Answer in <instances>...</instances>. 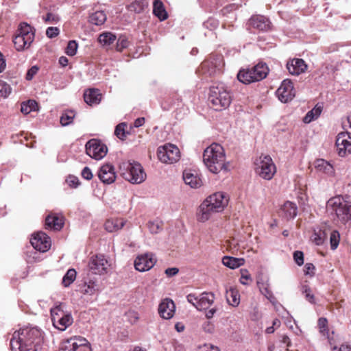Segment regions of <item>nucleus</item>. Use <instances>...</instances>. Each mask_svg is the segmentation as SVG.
Instances as JSON below:
<instances>
[{
    "label": "nucleus",
    "mask_w": 351,
    "mask_h": 351,
    "mask_svg": "<svg viewBox=\"0 0 351 351\" xmlns=\"http://www.w3.org/2000/svg\"><path fill=\"white\" fill-rule=\"evenodd\" d=\"M43 341L42 331L26 326L15 331L10 339L12 351H40Z\"/></svg>",
    "instance_id": "1"
},
{
    "label": "nucleus",
    "mask_w": 351,
    "mask_h": 351,
    "mask_svg": "<svg viewBox=\"0 0 351 351\" xmlns=\"http://www.w3.org/2000/svg\"><path fill=\"white\" fill-rule=\"evenodd\" d=\"M228 198L221 192H217L210 195L199 207L198 220L201 222L208 220L213 213L223 210L228 205Z\"/></svg>",
    "instance_id": "2"
},
{
    "label": "nucleus",
    "mask_w": 351,
    "mask_h": 351,
    "mask_svg": "<svg viewBox=\"0 0 351 351\" xmlns=\"http://www.w3.org/2000/svg\"><path fill=\"white\" fill-rule=\"evenodd\" d=\"M203 160L208 170L213 173H218L223 169L227 170L224 149L218 143H213L204 150Z\"/></svg>",
    "instance_id": "3"
},
{
    "label": "nucleus",
    "mask_w": 351,
    "mask_h": 351,
    "mask_svg": "<svg viewBox=\"0 0 351 351\" xmlns=\"http://www.w3.org/2000/svg\"><path fill=\"white\" fill-rule=\"evenodd\" d=\"M326 207L341 223L351 221V200L348 197L340 195L332 197L328 201Z\"/></svg>",
    "instance_id": "4"
},
{
    "label": "nucleus",
    "mask_w": 351,
    "mask_h": 351,
    "mask_svg": "<svg viewBox=\"0 0 351 351\" xmlns=\"http://www.w3.org/2000/svg\"><path fill=\"white\" fill-rule=\"evenodd\" d=\"M208 100L215 110H221L231 103V96L224 84L219 83L210 88Z\"/></svg>",
    "instance_id": "5"
},
{
    "label": "nucleus",
    "mask_w": 351,
    "mask_h": 351,
    "mask_svg": "<svg viewBox=\"0 0 351 351\" xmlns=\"http://www.w3.org/2000/svg\"><path fill=\"white\" fill-rule=\"evenodd\" d=\"M120 170L123 177L132 184H141L146 178L142 166L136 162H123L120 165Z\"/></svg>",
    "instance_id": "6"
},
{
    "label": "nucleus",
    "mask_w": 351,
    "mask_h": 351,
    "mask_svg": "<svg viewBox=\"0 0 351 351\" xmlns=\"http://www.w3.org/2000/svg\"><path fill=\"white\" fill-rule=\"evenodd\" d=\"M268 72L269 69L266 64L258 63L250 69L241 70L237 74V78L241 82L248 84L263 80Z\"/></svg>",
    "instance_id": "7"
},
{
    "label": "nucleus",
    "mask_w": 351,
    "mask_h": 351,
    "mask_svg": "<svg viewBox=\"0 0 351 351\" xmlns=\"http://www.w3.org/2000/svg\"><path fill=\"white\" fill-rule=\"evenodd\" d=\"M34 30L25 23H21L17 34L14 37L13 43L18 51L28 49L34 40Z\"/></svg>",
    "instance_id": "8"
},
{
    "label": "nucleus",
    "mask_w": 351,
    "mask_h": 351,
    "mask_svg": "<svg viewBox=\"0 0 351 351\" xmlns=\"http://www.w3.org/2000/svg\"><path fill=\"white\" fill-rule=\"evenodd\" d=\"M255 171L263 179L270 180L276 172V167L272 158L268 156H261L255 162Z\"/></svg>",
    "instance_id": "9"
},
{
    "label": "nucleus",
    "mask_w": 351,
    "mask_h": 351,
    "mask_svg": "<svg viewBox=\"0 0 351 351\" xmlns=\"http://www.w3.org/2000/svg\"><path fill=\"white\" fill-rule=\"evenodd\" d=\"M157 156L160 162L167 164H172L179 160L180 153L177 146L167 143L158 148Z\"/></svg>",
    "instance_id": "10"
},
{
    "label": "nucleus",
    "mask_w": 351,
    "mask_h": 351,
    "mask_svg": "<svg viewBox=\"0 0 351 351\" xmlns=\"http://www.w3.org/2000/svg\"><path fill=\"white\" fill-rule=\"evenodd\" d=\"M60 351H91V348L86 339L75 336L64 341Z\"/></svg>",
    "instance_id": "11"
},
{
    "label": "nucleus",
    "mask_w": 351,
    "mask_h": 351,
    "mask_svg": "<svg viewBox=\"0 0 351 351\" xmlns=\"http://www.w3.org/2000/svg\"><path fill=\"white\" fill-rule=\"evenodd\" d=\"M86 153L92 158L101 160L107 154L108 148L105 144L97 139L89 140L86 145Z\"/></svg>",
    "instance_id": "12"
},
{
    "label": "nucleus",
    "mask_w": 351,
    "mask_h": 351,
    "mask_svg": "<svg viewBox=\"0 0 351 351\" xmlns=\"http://www.w3.org/2000/svg\"><path fill=\"white\" fill-rule=\"evenodd\" d=\"M156 262V256L153 253L147 252L137 256L134 264L137 271L144 272L150 270Z\"/></svg>",
    "instance_id": "13"
},
{
    "label": "nucleus",
    "mask_w": 351,
    "mask_h": 351,
    "mask_svg": "<svg viewBox=\"0 0 351 351\" xmlns=\"http://www.w3.org/2000/svg\"><path fill=\"white\" fill-rule=\"evenodd\" d=\"M335 145L339 156L344 157L351 154V136L348 132H341L338 134Z\"/></svg>",
    "instance_id": "14"
},
{
    "label": "nucleus",
    "mask_w": 351,
    "mask_h": 351,
    "mask_svg": "<svg viewBox=\"0 0 351 351\" xmlns=\"http://www.w3.org/2000/svg\"><path fill=\"white\" fill-rule=\"evenodd\" d=\"M110 263L103 254L93 256L88 263L89 268L95 274H104L107 273Z\"/></svg>",
    "instance_id": "15"
},
{
    "label": "nucleus",
    "mask_w": 351,
    "mask_h": 351,
    "mask_svg": "<svg viewBox=\"0 0 351 351\" xmlns=\"http://www.w3.org/2000/svg\"><path fill=\"white\" fill-rule=\"evenodd\" d=\"M276 95L283 103L291 101L295 96L293 85L290 80L286 79L282 81L281 85L276 90Z\"/></svg>",
    "instance_id": "16"
},
{
    "label": "nucleus",
    "mask_w": 351,
    "mask_h": 351,
    "mask_svg": "<svg viewBox=\"0 0 351 351\" xmlns=\"http://www.w3.org/2000/svg\"><path fill=\"white\" fill-rule=\"evenodd\" d=\"M30 243L35 250L42 252L49 250L51 244L50 237L43 232L34 234Z\"/></svg>",
    "instance_id": "17"
},
{
    "label": "nucleus",
    "mask_w": 351,
    "mask_h": 351,
    "mask_svg": "<svg viewBox=\"0 0 351 351\" xmlns=\"http://www.w3.org/2000/svg\"><path fill=\"white\" fill-rule=\"evenodd\" d=\"M222 66V58L221 56H217L215 58L210 57L208 60L203 62L201 64V69L204 73L212 75L221 71Z\"/></svg>",
    "instance_id": "18"
},
{
    "label": "nucleus",
    "mask_w": 351,
    "mask_h": 351,
    "mask_svg": "<svg viewBox=\"0 0 351 351\" xmlns=\"http://www.w3.org/2000/svg\"><path fill=\"white\" fill-rule=\"evenodd\" d=\"M184 183L192 189H198L202 185V180L197 171L185 169L182 174Z\"/></svg>",
    "instance_id": "19"
},
{
    "label": "nucleus",
    "mask_w": 351,
    "mask_h": 351,
    "mask_svg": "<svg viewBox=\"0 0 351 351\" xmlns=\"http://www.w3.org/2000/svg\"><path fill=\"white\" fill-rule=\"evenodd\" d=\"M98 176L104 184H111L115 181L116 173L114 167L110 164H105L99 169Z\"/></svg>",
    "instance_id": "20"
},
{
    "label": "nucleus",
    "mask_w": 351,
    "mask_h": 351,
    "mask_svg": "<svg viewBox=\"0 0 351 351\" xmlns=\"http://www.w3.org/2000/svg\"><path fill=\"white\" fill-rule=\"evenodd\" d=\"M175 304L171 299L166 298L159 304L158 313L165 319H171L175 313Z\"/></svg>",
    "instance_id": "21"
},
{
    "label": "nucleus",
    "mask_w": 351,
    "mask_h": 351,
    "mask_svg": "<svg viewBox=\"0 0 351 351\" xmlns=\"http://www.w3.org/2000/svg\"><path fill=\"white\" fill-rule=\"evenodd\" d=\"M287 69L291 75H298L307 69V64L300 58H293L287 63Z\"/></svg>",
    "instance_id": "22"
},
{
    "label": "nucleus",
    "mask_w": 351,
    "mask_h": 351,
    "mask_svg": "<svg viewBox=\"0 0 351 351\" xmlns=\"http://www.w3.org/2000/svg\"><path fill=\"white\" fill-rule=\"evenodd\" d=\"M297 205L290 201L285 202L281 206L279 211V215L287 220L295 218L297 216Z\"/></svg>",
    "instance_id": "23"
},
{
    "label": "nucleus",
    "mask_w": 351,
    "mask_h": 351,
    "mask_svg": "<svg viewBox=\"0 0 351 351\" xmlns=\"http://www.w3.org/2000/svg\"><path fill=\"white\" fill-rule=\"evenodd\" d=\"M249 24L260 31H267L270 29L271 23L267 18L263 15H255L251 17Z\"/></svg>",
    "instance_id": "24"
},
{
    "label": "nucleus",
    "mask_w": 351,
    "mask_h": 351,
    "mask_svg": "<svg viewBox=\"0 0 351 351\" xmlns=\"http://www.w3.org/2000/svg\"><path fill=\"white\" fill-rule=\"evenodd\" d=\"M73 322L71 315L66 313L60 317H56L52 321L53 326L60 330H64L67 327L71 326Z\"/></svg>",
    "instance_id": "25"
},
{
    "label": "nucleus",
    "mask_w": 351,
    "mask_h": 351,
    "mask_svg": "<svg viewBox=\"0 0 351 351\" xmlns=\"http://www.w3.org/2000/svg\"><path fill=\"white\" fill-rule=\"evenodd\" d=\"M101 99V95L98 89H88L84 94V101L90 105L98 104Z\"/></svg>",
    "instance_id": "26"
},
{
    "label": "nucleus",
    "mask_w": 351,
    "mask_h": 351,
    "mask_svg": "<svg viewBox=\"0 0 351 351\" xmlns=\"http://www.w3.org/2000/svg\"><path fill=\"white\" fill-rule=\"evenodd\" d=\"M215 298L213 293H203L199 295L197 310L203 311L208 308L214 302Z\"/></svg>",
    "instance_id": "27"
},
{
    "label": "nucleus",
    "mask_w": 351,
    "mask_h": 351,
    "mask_svg": "<svg viewBox=\"0 0 351 351\" xmlns=\"http://www.w3.org/2000/svg\"><path fill=\"white\" fill-rule=\"evenodd\" d=\"M64 225L62 218L56 215H49L46 217L45 226L46 228L53 229L54 230H60Z\"/></svg>",
    "instance_id": "28"
},
{
    "label": "nucleus",
    "mask_w": 351,
    "mask_h": 351,
    "mask_svg": "<svg viewBox=\"0 0 351 351\" xmlns=\"http://www.w3.org/2000/svg\"><path fill=\"white\" fill-rule=\"evenodd\" d=\"M315 168L317 171L327 175H332L334 173L332 165L324 159L316 160L315 162Z\"/></svg>",
    "instance_id": "29"
},
{
    "label": "nucleus",
    "mask_w": 351,
    "mask_h": 351,
    "mask_svg": "<svg viewBox=\"0 0 351 351\" xmlns=\"http://www.w3.org/2000/svg\"><path fill=\"white\" fill-rule=\"evenodd\" d=\"M329 233V230L326 229H318L314 230L313 234L311 235V241L317 245H321L326 241Z\"/></svg>",
    "instance_id": "30"
},
{
    "label": "nucleus",
    "mask_w": 351,
    "mask_h": 351,
    "mask_svg": "<svg viewBox=\"0 0 351 351\" xmlns=\"http://www.w3.org/2000/svg\"><path fill=\"white\" fill-rule=\"evenodd\" d=\"M125 222L123 219L119 218L108 219L104 225L105 229L109 232L117 231L123 227Z\"/></svg>",
    "instance_id": "31"
},
{
    "label": "nucleus",
    "mask_w": 351,
    "mask_h": 351,
    "mask_svg": "<svg viewBox=\"0 0 351 351\" xmlns=\"http://www.w3.org/2000/svg\"><path fill=\"white\" fill-rule=\"evenodd\" d=\"M153 13L160 21H165L168 17L164 4L160 0H154L153 3Z\"/></svg>",
    "instance_id": "32"
},
{
    "label": "nucleus",
    "mask_w": 351,
    "mask_h": 351,
    "mask_svg": "<svg viewBox=\"0 0 351 351\" xmlns=\"http://www.w3.org/2000/svg\"><path fill=\"white\" fill-rule=\"evenodd\" d=\"M227 302L229 304L237 306L240 302L239 294L237 289L230 287L226 290V294Z\"/></svg>",
    "instance_id": "33"
},
{
    "label": "nucleus",
    "mask_w": 351,
    "mask_h": 351,
    "mask_svg": "<svg viewBox=\"0 0 351 351\" xmlns=\"http://www.w3.org/2000/svg\"><path fill=\"white\" fill-rule=\"evenodd\" d=\"M222 263L225 266L234 269L243 265L245 263V261L241 258H239L226 256L222 258Z\"/></svg>",
    "instance_id": "34"
},
{
    "label": "nucleus",
    "mask_w": 351,
    "mask_h": 351,
    "mask_svg": "<svg viewBox=\"0 0 351 351\" xmlns=\"http://www.w3.org/2000/svg\"><path fill=\"white\" fill-rule=\"evenodd\" d=\"M106 21V15L103 11H96L89 16V22L95 25H101Z\"/></svg>",
    "instance_id": "35"
},
{
    "label": "nucleus",
    "mask_w": 351,
    "mask_h": 351,
    "mask_svg": "<svg viewBox=\"0 0 351 351\" xmlns=\"http://www.w3.org/2000/svg\"><path fill=\"white\" fill-rule=\"evenodd\" d=\"M148 3L145 0H135L128 6V10L135 13H141L147 6Z\"/></svg>",
    "instance_id": "36"
},
{
    "label": "nucleus",
    "mask_w": 351,
    "mask_h": 351,
    "mask_svg": "<svg viewBox=\"0 0 351 351\" xmlns=\"http://www.w3.org/2000/svg\"><path fill=\"white\" fill-rule=\"evenodd\" d=\"M115 40L116 36L111 32L102 33L98 38L99 43L106 47L110 45Z\"/></svg>",
    "instance_id": "37"
},
{
    "label": "nucleus",
    "mask_w": 351,
    "mask_h": 351,
    "mask_svg": "<svg viewBox=\"0 0 351 351\" xmlns=\"http://www.w3.org/2000/svg\"><path fill=\"white\" fill-rule=\"evenodd\" d=\"M98 291L99 287L93 280H89L88 282H85L82 290L84 294L89 295H93Z\"/></svg>",
    "instance_id": "38"
},
{
    "label": "nucleus",
    "mask_w": 351,
    "mask_h": 351,
    "mask_svg": "<svg viewBox=\"0 0 351 351\" xmlns=\"http://www.w3.org/2000/svg\"><path fill=\"white\" fill-rule=\"evenodd\" d=\"M38 110V103L34 100H28L21 104V111L25 114H27L32 111Z\"/></svg>",
    "instance_id": "39"
},
{
    "label": "nucleus",
    "mask_w": 351,
    "mask_h": 351,
    "mask_svg": "<svg viewBox=\"0 0 351 351\" xmlns=\"http://www.w3.org/2000/svg\"><path fill=\"white\" fill-rule=\"evenodd\" d=\"M322 112V108L315 106L311 110L308 111L303 119L305 123H309L312 121L317 119Z\"/></svg>",
    "instance_id": "40"
},
{
    "label": "nucleus",
    "mask_w": 351,
    "mask_h": 351,
    "mask_svg": "<svg viewBox=\"0 0 351 351\" xmlns=\"http://www.w3.org/2000/svg\"><path fill=\"white\" fill-rule=\"evenodd\" d=\"M76 271L73 269H69L62 278V284L64 287H69L75 279Z\"/></svg>",
    "instance_id": "41"
},
{
    "label": "nucleus",
    "mask_w": 351,
    "mask_h": 351,
    "mask_svg": "<svg viewBox=\"0 0 351 351\" xmlns=\"http://www.w3.org/2000/svg\"><path fill=\"white\" fill-rule=\"evenodd\" d=\"M330 248L332 250H335L337 248L339 241H340V234L338 231L337 230H332L330 231Z\"/></svg>",
    "instance_id": "42"
},
{
    "label": "nucleus",
    "mask_w": 351,
    "mask_h": 351,
    "mask_svg": "<svg viewBox=\"0 0 351 351\" xmlns=\"http://www.w3.org/2000/svg\"><path fill=\"white\" fill-rule=\"evenodd\" d=\"M75 113L73 111H66L60 117V123L62 126L69 125L73 121Z\"/></svg>",
    "instance_id": "43"
},
{
    "label": "nucleus",
    "mask_w": 351,
    "mask_h": 351,
    "mask_svg": "<svg viewBox=\"0 0 351 351\" xmlns=\"http://www.w3.org/2000/svg\"><path fill=\"white\" fill-rule=\"evenodd\" d=\"M77 47L78 45L75 40H70L66 48V53L68 56H73L77 52Z\"/></svg>",
    "instance_id": "44"
},
{
    "label": "nucleus",
    "mask_w": 351,
    "mask_h": 351,
    "mask_svg": "<svg viewBox=\"0 0 351 351\" xmlns=\"http://www.w3.org/2000/svg\"><path fill=\"white\" fill-rule=\"evenodd\" d=\"M11 92V88L9 84L0 80V97H6Z\"/></svg>",
    "instance_id": "45"
},
{
    "label": "nucleus",
    "mask_w": 351,
    "mask_h": 351,
    "mask_svg": "<svg viewBox=\"0 0 351 351\" xmlns=\"http://www.w3.org/2000/svg\"><path fill=\"white\" fill-rule=\"evenodd\" d=\"M125 123H120L117 125L114 130L115 135L121 140L124 139L126 137L125 132Z\"/></svg>",
    "instance_id": "46"
},
{
    "label": "nucleus",
    "mask_w": 351,
    "mask_h": 351,
    "mask_svg": "<svg viewBox=\"0 0 351 351\" xmlns=\"http://www.w3.org/2000/svg\"><path fill=\"white\" fill-rule=\"evenodd\" d=\"M66 313L63 311L61 304L57 305L51 309V320L53 321L56 317H60Z\"/></svg>",
    "instance_id": "47"
},
{
    "label": "nucleus",
    "mask_w": 351,
    "mask_h": 351,
    "mask_svg": "<svg viewBox=\"0 0 351 351\" xmlns=\"http://www.w3.org/2000/svg\"><path fill=\"white\" fill-rule=\"evenodd\" d=\"M241 276L240 278V282L243 285H247L250 282L252 281L250 274H249L247 270L241 269Z\"/></svg>",
    "instance_id": "48"
},
{
    "label": "nucleus",
    "mask_w": 351,
    "mask_h": 351,
    "mask_svg": "<svg viewBox=\"0 0 351 351\" xmlns=\"http://www.w3.org/2000/svg\"><path fill=\"white\" fill-rule=\"evenodd\" d=\"M128 41L125 37H120L117 43V50L121 51L123 49L128 47Z\"/></svg>",
    "instance_id": "49"
},
{
    "label": "nucleus",
    "mask_w": 351,
    "mask_h": 351,
    "mask_svg": "<svg viewBox=\"0 0 351 351\" xmlns=\"http://www.w3.org/2000/svg\"><path fill=\"white\" fill-rule=\"evenodd\" d=\"M293 259L295 262L299 265L301 266L304 264V254L301 251H295L293 253Z\"/></svg>",
    "instance_id": "50"
},
{
    "label": "nucleus",
    "mask_w": 351,
    "mask_h": 351,
    "mask_svg": "<svg viewBox=\"0 0 351 351\" xmlns=\"http://www.w3.org/2000/svg\"><path fill=\"white\" fill-rule=\"evenodd\" d=\"M198 351H220V350L215 346L205 343L203 346H199Z\"/></svg>",
    "instance_id": "51"
},
{
    "label": "nucleus",
    "mask_w": 351,
    "mask_h": 351,
    "mask_svg": "<svg viewBox=\"0 0 351 351\" xmlns=\"http://www.w3.org/2000/svg\"><path fill=\"white\" fill-rule=\"evenodd\" d=\"M66 182L73 188H77L80 184L79 179L73 176H69L66 179Z\"/></svg>",
    "instance_id": "52"
},
{
    "label": "nucleus",
    "mask_w": 351,
    "mask_h": 351,
    "mask_svg": "<svg viewBox=\"0 0 351 351\" xmlns=\"http://www.w3.org/2000/svg\"><path fill=\"white\" fill-rule=\"evenodd\" d=\"M58 34L59 29L56 27H49L46 30V35L50 38L57 36Z\"/></svg>",
    "instance_id": "53"
},
{
    "label": "nucleus",
    "mask_w": 351,
    "mask_h": 351,
    "mask_svg": "<svg viewBox=\"0 0 351 351\" xmlns=\"http://www.w3.org/2000/svg\"><path fill=\"white\" fill-rule=\"evenodd\" d=\"M202 329L207 333H213L214 332L215 327L210 321H206L202 324Z\"/></svg>",
    "instance_id": "54"
},
{
    "label": "nucleus",
    "mask_w": 351,
    "mask_h": 351,
    "mask_svg": "<svg viewBox=\"0 0 351 351\" xmlns=\"http://www.w3.org/2000/svg\"><path fill=\"white\" fill-rule=\"evenodd\" d=\"M186 298L187 301L191 304H193L197 309V304L199 303V295L196 296L194 294H189L187 295Z\"/></svg>",
    "instance_id": "55"
},
{
    "label": "nucleus",
    "mask_w": 351,
    "mask_h": 351,
    "mask_svg": "<svg viewBox=\"0 0 351 351\" xmlns=\"http://www.w3.org/2000/svg\"><path fill=\"white\" fill-rule=\"evenodd\" d=\"M82 176L87 180H90L92 179L93 178V173H92V171L90 170V169L88 167H85L82 171Z\"/></svg>",
    "instance_id": "56"
},
{
    "label": "nucleus",
    "mask_w": 351,
    "mask_h": 351,
    "mask_svg": "<svg viewBox=\"0 0 351 351\" xmlns=\"http://www.w3.org/2000/svg\"><path fill=\"white\" fill-rule=\"evenodd\" d=\"M38 71V67L36 66H32L27 71L26 74V79L27 80H31L33 77L36 74Z\"/></svg>",
    "instance_id": "57"
},
{
    "label": "nucleus",
    "mask_w": 351,
    "mask_h": 351,
    "mask_svg": "<svg viewBox=\"0 0 351 351\" xmlns=\"http://www.w3.org/2000/svg\"><path fill=\"white\" fill-rule=\"evenodd\" d=\"M315 266L313 265V264L312 263H306L305 265H304V274L306 275H310L311 276H313L314 275V270H315Z\"/></svg>",
    "instance_id": "58"
},
{
    "label": "nucleus",
    "mask_w": 351,
    "mask_h": 351,
    "mask_svg": "<svg viewBox=\"0 0 351 351\" xmlns=\"http://www.w3.org/2000/svg\"><path fill=\"white\" fill-rule=\"evenodd\" d=\"M327 324H328V321L324 317H321L318 319V325H319V327L322 332H324V331L328 332Z\"/></svg>",
    "instance_id": "59"
},
{
    "label": "nucleus",
    "mask_w": 351,
    "mask_h": 351,
    "mask_svg": "<svg viewBox=\"0 0 351 351\" xmlns=\"http://www.w3.org/2000/svg\"><path fill=\"white\" fill-rule=\"evenodd\" d=\"M147 226H148V228H149V231L152 234L157 233L158 232L159 229H160V226H159L158 223H156V222H153V221H149L148 223Z\"/></svg>",
    "instance_id": "60"
},
{
    "label": "nucleus",
    "mask_w": 351,
    "mask_h": 351,
    "mask_svg": "<svg viewBox=\"0 0 351 351\" xmlns=\"http://www.w3.org/2000/svg\"><path fill=\"white\" fill-rule=\"evenodd\" d=\"M45 22L56 23L59 20V17L51 12L47 13L46 16L44 18Z\"/></svg>",
    "instance_id": "61"
},
{
    "label": "nucleus",
    "mask_w": 351,
    "mask_h": 351,
    "mask_svg": "<svg viewBox=\"0 0 351 351\" xmlns=\"http://www.w3.org/2000/svg\"><path fill=\"white\" fill-rule=\"evenodd\" d=\"M179 269L177 267H169L165 269V274L168 277H172L178 274Z\"/></svg>",
    "instance_id": "62"
},
{
    "label": "nucleus",
    "mask_w": 351,
    "mask_h": 351,
    "mask_svg": "<svg viewBox=\"0 0 351 351\" xmlns=\"http://www.w3.org/2000/svg\"><path fill=\"white\" fill-rule=\"evenodd\" d=\"M145 123V118L140 117L136 119L134 122V126L135 128H139Z\"/></svg>",
    "instance_id": "63"
},
{
    "label": "nucleus",
    "mask_w": 351,
    "mask_h": 351,
    "mask_svg": "<svg viewBox=\"0 0 351 351\" xmlns=\"http://www.w3.org/2000/svg\"><path fill=\"white\" fill-rule=\"evenodd\" d=\"M349 127L350 128H351V115H349L347 117V119H346V121H343L342 123V127L345 130L346 129L347 127Z\"/></svg>",
    "instance_id": "64"
}]
</instances>
